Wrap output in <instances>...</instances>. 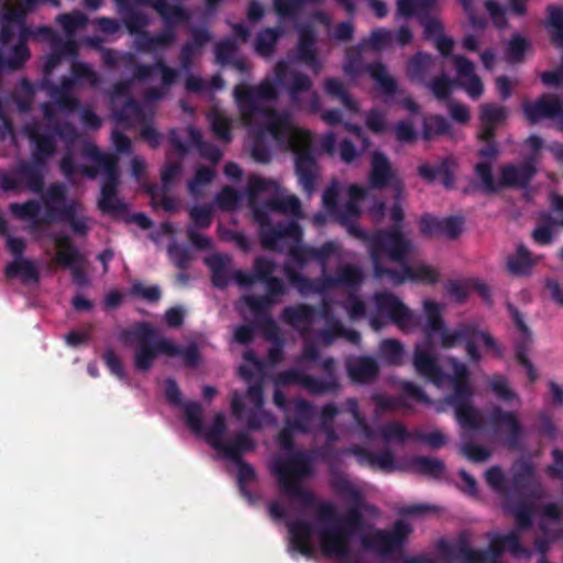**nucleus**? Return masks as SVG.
Here are the masks:
<instances>
[{
	"label": "nucleus",
	"instance_id": "nucleus-43",
	"mask_svg": "<svg viewBox=\"0 0 563 563\" xmlns=\"http://www.w3.org/2000/svg\"><path fill=\"white\" fill-rule=\"evenodd\" d=\"M66 218L76 233L84 234L87 231L86 218L79 212L77 206L71 205L68 207Z\"/></svg>",
	"mask_w": 563,
	"mask_h": 563
},
{
	"label": "nucleus",
	"instance_id": "nucleus-19",
	"mask_svg": "<svg viewBox=\"0 0 563 563\" xmlns=\"http://www.w3.org/2000/svg\"><path fill=\"white\" fill-rule=\"evenodd\" d=\"M454 166L455 162L453 159L445 158L434 165L429 163L420 164L418 173L428 181H433L437 177H442L444 185L450 187L453 183L452 170Z\"/></svg>",
	"mask_w": 563,
	"mask_h": 563
},
{
	"label": "nucleus",
	"instance_id": "nucleus-24",
	"mask_svg": "<svg viewBox=\"0 0 563 563\" xmlns=\"http://www.w3.org/2000/svg\"><path fill=\"white\" fill-rule=\"evenodd\" d=\"M545 27L550 33L552 43L563 47V9L549 7Z\"/></svg>",
	"mask_w": 563,
	"mask_h": 563
},
{
	"label": "nucleus",
	"instance_id": "nucleus-44",
	"mask_svg": "<svg viewBox=\"0 0 563 563\" xmlns=\"http://www.w3.org/2000/svg\"><path fill=\"white\" fill-rule=\"evenodd\" d=\"M277 40V34L273 30H266L260 34L256 41V51L262 55H268Z\"/></svg>",
	"mask_w": 563,
	"mask_h": 563
},
{
	"label": "nucleus",
	"instance_id": "nucleus-57",
	"mask_svg": "<svg viewBox=\"0 0 563 563\" xmlns=\"http://www.w3.org/2000/svg\"><path fill=\"white\" fill-rule=\"evenodd\" d=\"M341 194L340 185L336 181H333L331 186L323 194V203L327 208L332 209L338 201L339 195Z\"/></svg>",
	"mask_w": 563,
	"mask_h": 563
},
{
	"label": "nucleus",
	"instance_id": "nucleus-29",
	"mask_svg": "<svg viewBox=\"0 0 563 563\" xmlns=\"http://www.w3.org/2000/svg\"><path fill=\"white\" fill-rule=\"evenodd\" d=\"M7 275L10 277L19 276L24 282L36 280L37 273L34 264L26 260L19 257L7 267Z\"/></svg>",
	"mask_w": 563,
	"mask_h": 563
},
{
	"label": "nucleus",
	"instance_id": "nucleus-52",
	"mask_svg": "<svg viewBox=\"0 0 563 563\" xmlns=\"http://www.w3.org/2000/svg\"><path fill=\"white\" fill-rule=\"evenodd\" d=\"M420 230L428 236H440V220L432 217H423L420 221Z\"/></svg>",
	"mask_w": 563,
	"mask_h": 563
},
{
	"label": "nucleus",
	"instance_id": "nucleus-27",
	"mask_svg": "<svg viewBox=\"0 0 563 563\" xmlns=\"http://www.w3.org/2000/svg\"><path fill=\"white\" fill-rule=\"evenodd\" d=\"M533 173L534 169L530 165L522 167L507 166L501 170V181L510 186H520L526 184Z\"/></svg>",
	"mask_w": 563,
	"mask_h": 563
},
{
	"label": "nucleus",
	"instance_id": "nucleus-5",
	"mask_svg": "<svg viewBox=\"0 0 563 563\" xmlns=\"http://www.w3.org/2000/svg\"><path fill=\"white\" fill-rule=\"evenodd\" d=\"M134 363L141 371H147L157 355L180 357L186 365H195L198 353L195 347L183 349L165 336H158L157 330L148 323H141L133 331Z\"/></svg>",
	"mask_w": 563,
	"mask_h": 563
},
{
	"label": "nucleus",
	"instance_id": "nucleus-41",
	"mask_svg": "<svg viewBox=\"0 0 563 563\" xmlns=\"http://www.w3.org/2000/svg\"><path fill=\"white\" fill-rule=\"evenodd\" d=\"M394 134L400 143H413L417 140V132L409 121H400L394 126Z\"/></svg>",
	"mask_w": 563,
	"mask_h": 563
},
{
	"label": "nucleus",
	"instance_id": "nucleus-21",
	"mask_svg": "<svg viewBox=\"0 0 563 563\" xmlns=\"http://www.w3.org/2000/svg\"><path fill=\"white\" fill-rule=\"evenodd\" d=\"M291 548L302 554L310 555L313 552L312 528L305 522H297L290 526Z\"/></svg>",
	"mask_w": 563,
	"mask_h": 563
},
{
	"label": "nucleus",
	"instance_id": "nucleus-48",
	"mask_svg": "<svg viewBox=\"0 0 563 563\" xmlns=\"http://www.w3.org/2000/svg\"><path fill=\"white\" fill-rule=\"evenodd\" d=\"M187 422L189 427L198 432L201 429V408L198 404H188L185 407Z\"/></svg>",
	"mask_w": 563,
	"mask_h": 563
},
{
	"label": "nucleus",
	"instance_id": "nucleus-54",
	"mask_svg": "<svg viewBox=\"0 0 563 563\" xmlns=\"http://www.w3.org/2000/svg\"><path fill=\"white\" fill-rule=\"evenodd\" d=\"M478 178L482 180L483 186L486 190L494 188L493 177L490 173V166L486 162H481L475 167Z\"/></svg>",
	"mask_w": 563,
	"mask_h": 563
},
{
	"label": "nucleus",
	"instance_id": "nucleus-64",
	"mask_svg": "<svg viewBox=\"0 0 563 563\" xmlns=\"http://www.w3.org/2000/svg\"><path fill=\"white\" fill-rule=\"evenodd\" d=\"M183 319H184V313L179 309L173 308V309H169L165 313L166 323L173 328L180 325L183 322Z\"/></svg>",
	"mask_w": 563,
	"mask_h": 563
},
{
	"label": "nucleus",
	"instance_id": "nucleus-22",
	"mask_svg": "<svg viewBox=\"0 0 563 563\" xmlns=\"http://www.w3.org/2000/svg\"><path fill=\"white\" fill-rule=\"evenodd\" d=\"M366 190L356 185H350L343 192V209L340 212L342 221L357 216L360 212V203L365 196Z\"/></svg>",
	"mask_w": 563,
	"mask_h": 563
},
{
	"label": "nucleus",
	"instance_id": "nucleus-28",
	"mask_svg": "<svg viewBox=\"0 0 563 563\" xmlns=\"http://www.w3.org/2000/svg\"><path fill=\"white\" fill-rule=\"evenodd\" d=\"M276 71L277 79L280 82L286 81L288 77L291 78L290 95L292 99H297L300 91L308 90L311 86L310 80L307 77H297L292 71L288 74V65L286 64H278Z\"/></svg>",
	"mask_w": 563,
	"mask_h": 563
},
{
	"label": "nucleus",
	"instance_id": "nucleus-23",
	"mask_svg": "<svg viewBox=\"0 0 563 563\" xmlns=\"http://www.w3.org/2000/svg\"><path fill=\"white\" fill-rule=\"evenodd\" d=\"M537 261V258L530 256L528 250L523 246H519L517 252L508 257L507 267L514 275H525L531 271Z\"/></svg>",
	"mask_w": 563,
	"mask_h": 563
},
{
	"label": "nucleus",
	"instance_id": "nucleus-16",
	"mask_svg": "<svg viewBox=\"0 0 563 563\" xmlns=\"http://www.w3.org/2000/svg\"><path fill=\"white\" fill-rule=\"evenodd\" d=\"M262 391L257 387H250L245 402L242 401V399L234 397L232 400V409L234 415H236L239 418H244V409L250 411L251 418H250V427L252 429H257L262 426L261 422H257V416L267 418L262 411Z\"/></svg>",
	"mask_w": 563,
	"mask_h": 563
},
{
	"label": "nucleus",
	"instance_id": "nucleus-9",
	"mask_svg": "<svg viewBox=\"0 0 563 563\" xmlns=\"http://www.w3.org/2000/svg\"><path fill=\"white\" fill-rule=\"evenodd\" d=\"M442 310L443 306L435 301H423V311L427 318L424 333L428 339L439 341L444 347H451L456 344L461 334L457 331H449L445 329L441 320Z\"/></svg>",
	"mask_w": 563,
	"mask_h": 563
},
{
	"label": "nucleus",
	"instance_id": "nucleus-60",
	"mask_svg": "<svg viewBox=\"0 0 563 563\" xmlns=\"http://www.w3.org/2000/svg\"><path fill=\"white\" fill-rule=\"evenodd\" d=\"M486 481L494 489H500L504 483V474L498 467H493L486 472Z\"/></svg>",
	"mask_w": 563,
	"mask_h": 563
},
{
	"label": "nucleus",
	"instance_id": "nucleus-56",
	"mask_svg": "<svg viewBox=\"0 0 563 563\" xmlns=\"http://www.w3.org/2000/svg\"><path fill=\"white\" fill-rule=\"evenodd\" d=\"M431 91L439 99L445 98L451 89V82L446 78H439L431 82L430 85Z\"/></svg>",
	"mask_w": 563,
	"mask_h": 563
},
{
	"label": "nucleus",
	"instance_id": "nucleus-10",
	"mask_svg": "<svg viewBox=\"0 0 563 563\" xmlns=\"http://www.w3.org/2000/svg\"><path fill=\"white\" fill-rule=\"evenodd\" d=\"M280 485L289 494L300 493V478L309 472L306 459L302 454H295L288 461L276 460L272 464Z\"/></svg>",
	"mask_w": 563,
	"mask_h": 563
},
{
	"label": "nucleus",
	"instance_id": "nucleus-47",
	"mask_svg": "<svg viewBox=\"0 0 563 563\" xmlns=\"http://www.w3.org/2000/svg\"><path fill=\"white\" fill-rule=\"evenodd\" d=\"M440 236L456 238L462 231V221L457 219L440 220Z\"/></svg>",
	"mask_w": 563,
	"mask_h": 563
},
{
	"label": "nucleus",
	"instance_id": "nucleus-62",
	"mask_svg": "<svg viewBox=\"0 0 563 563\" xmlns=\"http://www.w3.org/2000/svg\"><path fill=\"white\" fill-rule=\"evenodd\" d=\"M493 390L503 399H510L514 394L508 388L507 383L503 378H496L492 382Z\"/></svg>",
	"mask_w": 563,
	"mask_h": 563
},
{
	"label": "nucleus",
	"instance_id": "nucleus-40",
	"mask_svg": "<svg viewBox=\"0 0 563 563\" xmlns=\"http://www.w3.org/2000/svg\"><path fill=\"white\" fill-rule=\"evenodd\" d=\"M430 57L423 54H417L408 64L407 74L412 79L422 77L430 65Z\"/></svg>",
	"mask_w": 563,
	"mask_h": 563
},
{
	"label": "nucleus",
	"instance_id": "nucleus-13",
	"mask_svg": "<svg viewBox=\"0 0 563 563\" xmlns=\"http://www.w3.org/2000/svg\"><path fill=\"white\" fill-rule=\"evenodd\" d=\"M224 429V418L222 415H218L214 418L213 424L206 433L207 441L216 449L232 457L235 456L238 453L244 452L252 448L251 442L246 438L239 439L238 442L234 444L224 442L222 440Z\"/></svg>",
	"mask_w": 563,
	"mask_h": 563
},
{
	"label": "nucleus",
	"instance_id": "nucleus-59",
	"mask_svg": "<svg viewBox=\"0 0 563 563\" xmlns=\"http://www.w3.org/2000/svg\"><path fill=\"white\" fill-rule=\"evenodd\" d=\"M391 40L390 33L384 30H378L372 33L369 37V45L374 48H380L388 44Z\"/></svg>",
	"mask_w": 563,
	"mask_h": 563
},
{
	"label": "nucleus",
	"instance_id": "nucleus-36",
	"mask_svg": "<svg viewBox=\"0 0 563 563\" xmlns=\"http://www.w3.org/2000/svg\"><path fill=\"white\" fill-rule=\"evenodd\" d=\"M494 551H509L518 554L520 552L526 553L519 545L518 536L516 532H509L498 537L494 543Z\"/></svg>",
	"mask_w": 563,
	"mask_h": 563
},
{
	"label": "nucleus",
	"instance_id": "nucleus-6",
	"mask_svg": "<svg viewBox=\"0 0 563 563\" xmlns=\"http://www.w3.org/2000/svg\"><path fill=\"white\" fill-rule=\"evenodd\" d=\"M360 529L358 516L352 512L338 525L319 531V549L328 559L343 556L350 549L352 534Z\"/></svg>",
	"mask_w": 563,
	"mask_h": 563
},
{
	"label": "nucleus",
	"instance_id": "nucleus-50",
	"mask_svg": "<svg viewBox=\"0 0 563 563\" xmlns=\"http://www.w3.org/2000/svg\"><path fill=\"white\" fill-rule=\"evenodd\" d=\"M213 173L207 168H199L196 173L194 180L189 184V190L196 195L199 192L201 186L208 184L212 178Z\"/></svg>",
	"mask_w": 563,
	"mask_h": 563
},
{
	"label": "nucleus",
	"instance_id": "nucleus-31",
	"mask_svg": "<svg viewBox=\"0 0 563 563\" xmlns=\"http://www.w3.org/2000/svg\"><path fill=\"white\" fill-rule=\"evenodd\" d=\"M426 33L433 37L437 48L442 54H449L453 47V41L442 34V26L437 20L426 23Z\"/></svg>",
	"mask_w": 563,
	"mask_h": 563
},
{
	"label": "nucleus",
	"instance_id": "nucleus-49",
	"mask_svg": "<svg viewBox=\"0 0 563 563\" xmlns=\"http://www.w3.org/2000/svg\"><path fill=\"white\" fill-rule=\"evenodd\" d=\"M59 22L67 32L71 33L86 24V18L81 13L76 12L60 16Z\"/></svg>",
	"mask_w": 563,
	"mask_h": 563
},
{
	"label": "nucleus",
	"instance_id": "nucleus-51",
	"mask_svg": "<svg viewBox=\"0 0 563 563\" xmlns=\"http://www.w3.org/2000/svg\"><path fill=\"white\" fill-rule=\"evenodd\" d=\"M462 452L468 460L474 462L485 461L489 456V452L486 449L473 444L464 445Z\"/></svg>",
	"mask_w": 563,
	"mask_h": 563
},
{
	"label": "nucleus",
	"instance_id": "nucleus-34",
	"mask_svg": "<svg viewBox=\"0 0 563 563\" xmlns=\"http://www.w3.org/2000/svg\"><path fill=\"white\" fill-rule=\"evenodd\" d=\"M382 356L391 364H399L404 357V349L395 340H385L380 344Z\"/></svg>",
	"mask_w": 563,
	"mask_h": 563
},
{
	"label": "nucleus",
	"instance_id": "nucleus-33",
	"mask_svg": "<svg viewBox=\"0 0 563 563\" xmlns=\"http://www.w3.org/2000/svg\"><path fill=\"white\" fill-rule=\"evenodd\" d=\"M478 349L493 350L494 349V340L493 338L484 332H478L474 334L472 340L466 345V351L472 361H478L479 354L477 353Z\"/></svg>",
	"mask_w": 563,
	"mask_h": 563
},
{
	"label": "nucleus",
	"instance_id": "nucleus-63",
	"mask_svg": "<svg viewBox=\"0 0 563 563\" xmlns=\"http://www.w3.org/2000/svg\"><path fill=\"white\" fill-rule=\"evenodd\" d=\"M486 8L494 21V23L501 27L504 25V13L503 10L493 1L486 2Z\"/></svg>",
	"mask_w": 563,
	"mask_h": 563
},
{
	"label": "nucleus",
	"instance_id": "nucleus-55",
	"mask_svg": "<svg viewBox=\"0 0 563 563\" xmlns=\"http://www.w3.org/2000/svg\"><path fill=\"white\" fill-rule=\"evenodd\" d=\"M217 203L223 209H233L238 203V195L232 189L225 188L218 196Z\"/></svg>",
	"mask_w": 563,
	"mask_h": 563
},
{
	"label": "nucleus",
	"instance_id": "nucleus-1",
	"mask_svg": "<svg viewBox=\"0 0 563 563\" xmlns=\"http://www.w3.org/2000/svg\"><path fill=\"white\" fill-rule=\"evenodd\" d=\"M234 96L246 125H264L277 142L295 153L299 180L307 191H312L318 169L310 155V135L295 126L287 117L277 115L267 108V103L276 97L273 85L264 81L256 89L240 85Z\"/></svg>",
	"mask_w": 563,
	"mask_h": 563
},
{
	"label": "nucleus",
	"instance_id": "nucleus-46",
	"mask_svg": "<svg viewBox=\"0 0 563 563\" xmlns=\"http://www.w3.org/2000/svg\"><path fill=\"white\" fill-rule=\"evenodd\" d=\"M11 211L20 219L33 220L38 213V206L34 202L12 205Z\"/></svg>",
	"mask_w": 563,
	"mask_h": 563
},
{
	"label": "nucleus",
	"instance_id": "nucleus-15",
	"mask_svg": "<svg viewBox=\"0 0 563 563\" xmlns=\"http://www.w3.org/2000/svg\"><path fill=\"white\" fill-rule=\"evenodd\" d=\"M506 118L507 109L505 107L493 103L482 104L478 139L483 142H490L495 135L496 129L505 122Z\"/></svg>",
	"mask_w": 563,
	"mask_h": 563
},
{
	"label": "nucleus",
	"instance_id": "nucleus-2",
	"mask_svg": "<svg viewBox=\"0 0 563 563\" xmlns=\"http://www.w3.org/2000/svg\"><path fill=\"white\" fill-rule=\"evenodd\" d=\"M413 251L412 243L400 232L379 233L372 239L371 255L378 275L389 274L398 283L406 280L432 285L439 282V271L428 264L419 263L406 267L401 275H397L385 262H401Z\"/></svg>",
	"mask_w": 563,
	"mask_h": 563
},
{
	"label": "nucleus",
	"instance_id": "nucleus-30",
	"mask_svg": "<svg viewBox=\"0 0 563 563\" xmlns=\"http://www.w3.org/2000/svg\"><path fill=\"white\" fill-rule=\"evenodd\" d=\"M411 468L416 473L431 477H438L443 473L444 465L439 460L417 457L412 461Z\"/></svg>",
	"mask_w": 563,
	"mask_h": 563
},
{
	"label": "nucleus",
	"instance_id": "nucleus-45",
	"mask_svg": "<svg viewBox=\"0 0 563 563\" xmlns=\"http://www.w3.org/2000/svg\"><path fill=\"white\" fill-rule=\"evenodd\" d=\"M132 292L135 296L142 297L150 301H155L161 296V291L157 286L145 285L144 283L141 282L133 284Z\"/></svg>",
	"mask_w": 563,
	"mask_h": 563
},
{
	"label": "nucleus",
	"instance_id": "nucleus-26",
	"mask_svg": "<svg viewBox=\"0 0 563 563\" xmlns=\"http://www.w3.org/2000/svg\"><path fill=\"white\" fill-rule=\"evenodd\" d=\"M369 76L376 81V89L385 95H393L397 92V85L395 79L388 74L385 66L374 64L368 67Z\"/></svg>",
	"mask_w": 563,
	"mask_h": 563
},
{
	"label": "nucleus",
	"instance_id": "nucleus-39",
	"mask_svg": "<svg viewBox=\"0 0 563 563\" xmlns=\"http://www.w3.org/2000/svg\"><path fill=\"white\" fill-rule=\"evenodd\" d=\"M528 41L520 35H515L507 46L506 56L508 60L517 62L528 51Z\"/></svg>",
	"mask_w": 563,
	"mask_h": 563
},
{
	"label": "nucleus",
	"instance_id": "nucleus-38",
	"mask_svg": "<svg viewBox=\"0 0 563 563\" xmlns=\"http://www.w3.org/2000/svg\"><path fill=\"white\" fill-rule=\"evenodd\" d=\"M492 423L508 434H514L518 429V421L512 413L496 412L492 417Z\"/></svg>",
	"mask_w": 563,
	"mask_h": 563
},
{
	"label": "nucleus",
	"instance_id": "nucleus-32",
	"mask_svg": "<svg viewBox=\"0 0 563 563\" xmlns=\"http://www.w3.org/2000/svg\"><path fill=\"white\" fill-rule=\"evenodd\" d=\"M325 92L332 97L338 98L349 110L357 112L358 107L349 95L345 92L343 85L334 79H328L324 82Z\"/></svg>",
	"mask_w": 563,
	"mask_h": 563
},
{
	"label": "nucleus",
	"instance_id": "nucleus-7",
	"mask_svg": "<svg viewBox=\"0 0 563 563\" xmlns=\"http://www.w3.org/2000/svg\"><path fill=\"white\" fill-rule=\"evenodd\" d=\"M466 368L463 364H454V377L450 379L453 388L451 404L454 407L457 421L464 428H477L479 426V415L471 406V388L465 380Z\"/></svg>",
	"mask_w": 563,
	"mask_h": 563
},
{
	"label": "nucleus",
	"instance_id": "nucleus-35",
	"mask_svg": "<svg viewBox=\"0 0 563 563\" xmlns=\"http://www.w3.org/2000/svg\"><path fill=\"white\" fill-rule=\"evenodd\" d=\"M365 124L375 134L385 133L389 129L386 114L377 110H371L366 114Z\"/></svg>",
	"mask_w": 563,
	"mask_h": 563
},
{
	"label": "nucleus",
	"instance_id": "nucleus-12",
	"mask_svg": "<svg viewBox=\"0 0 563 563\" xmlns=\"http://www.w3.org/2000/svg\"><path fill=\"white\" fill-rule=\"evenodd\" d=\"M437 551L443 559L461 560L466 563H481L486 559L485 553L474 549L464 534L454 540H440L437 543Z\"/></svg>",
	"mask_w": 563,
	"mask_h": 563
},
{
	"label": "nucleus",
	"instance_id": "nucleus-4",
	"mask_svg": "<svg viewBox=\"0 0 563 563\" xmlns=\"http://www.w3.org/2000/svg\"><path fill=\"white\" fill-rule=\"evenodd\" d=\"M85 165L75 166L70 156L62 161V170L66 176L75 173H81L89 177L98 174H104V180L101 188V198L99 207L104 212H113L121 208V203L115 196V185L118 179L117 161L110 154L101 155L93 146H88L84 154Z\"/></svg>",
	"mask_w": 563,
	"mask_h": 563
},
{
	"label": "nucleus",
	"instance_id": "nucleus-17",
	"mask_svg": "<svg viewBox=\"0 0 563 563\" xmlns=\"http://www.w3.org/2000/svg\"><path fill=\"white\" fill-rule=\"evenodd\" d=\"M522 107L526 118L533 123L562 113L560 101L552 96L542 97L537 101H525Z\"/></svg>",
	"mask_w": 563,
	"mask_h": 563
},
{
	"label": "nucleus",
	"instance_id": "nucleus-11",
	"mask_svg": "<svg viewBox=\"0 0 563 563\" xmlns=\"http://www.w3.org/2000/svg\"><path fill=\"white\" fill-rule=\"evenodd\" d=\"M368 181L374 188L391 186L396 194H400L404 188V185L396 176L388 157L379 151H375L371 154Z\"/></svg>",
	"mask_w": 563,
	"mask_h": 563
},
{
	"label": "nucleus",
	"instance_id": "nucleus-14",
	"mask_svg": "<svg viewBox=\"0 0 563 563\" xmlns=\"http://www.w3.org/2000/svg\"><path fill=\"white\" fill-rule=\"evenodd\" d=\"M56 243V261L66 268H69L78 283H82L85 258L84 256L70 245L67 238L58 236L55 239Z\"/></svg>",
	"mask_w": 563,
	"mask_h": 563
},
{
	"label": "nucleus",
	"instance_id": "nucleus-37",
	"mask_svg": "<svg viewBox=\"0 0 563 563\" xmlns=\"http://www.w3.org/2000/svg\"><path fill=\"white\" fill-rule=\"evenodd\" d=\"M450 130L449 122L442 117H430L424 121V137L430 139L433 135L448 133Z\"/></svg>",
	"mask_w": 563,
	"mask_h": 563
},
{
	"label": "nucleus",
	"instance_id": "nucleus-42",
	"mask_svg": "<svg viewBox=\"0 0 563 563\" xmlns=\"http://www.w3.org/2000/svg\"><path fill=\"white\" fill-rule=\"evenodd\" d=\"M212 130L214 133L224 140H229L230 136V122L229 120L220 112L214 111L209 117Z\"/></svg>",
	"mask_w": 563,
	"mask_h": 563
},
{
	"label": "nucleus",
	"instance_id": "nucleus-58",
	"mask_svg": "<svg viewBox=\"0 0 563 563\" xmlns=\"http://www.w3.org/2000/svg\"><path fill=\"white\" fill-rule=\"evenodd\" d=\"M210 209L206 207H195L190 211L192 220L200 227H205L210 223Z\"/></svg>",
	"mask_w": 563,
	"mask_h": 563
},
{
	"label": "nucleus",
	"instance_id": "nucleus-8",
	"mask_svg": "<svg viewBox=\"0 0 563 563\" xmlns=\"http://www.w3.org/2000/svg\"><path fill=\"white\" fill-rule=\"evenodd\" d=\"M411 533V528L400 521L397 522L391 532L380 530H368L362 538L363 545L380 554H388L398 550L402 542Z\"/></svg>",
	"mask_w": 563,
	"mask_h": 563
},
{
	"label": "nucleus",
	"instance_id": "nucleus-18",
	"mask_svg": "<svg viewBox=\"0 0 563 563\" xmlns=\"http://www.w3.org/2000/svg\"><path fill=\"white\" fill-rule=\"evenodd\" d=\"M454 64L459 73L462 86L465 88L467 93L473 97H479L484 87L481 79L474 74V65L464 57H454Z\"/></svg>",
	"mask_w": 563,
	"mask_h": 563
},
{
	"label": "nucleus",
	"instance_id": "nucleus-20",
	"mask_svg": "<svg viewBox=\"0 0 563 563\" xmlns=\"http://www.w3.org/2000/svg\"><path fill=\"white\" fill-rule=\"evenodd\" d=\"M413 366L418 374L440 385L443 383V377L439 375V369L435 360L424 351L421 346L416 347Z\"/></svg>",
	"mask_w": 563,
	"mask_h": 563
},
{
	"label": "nucleus",
	"instance_id": "nucleus-53",
	"mask_svg": "<svg viewBox=\"0 0 563 563\" xmlns=\"http://www.w3.org/2000/svg\"><path fill=\"white\" fill-rule=\"evenodd\" d=\"M449 111L453 120L459 123H467L470 120V110L466 106L451 102L449 104Z\"/></svg>",
	"mask_w": 563,
	"mask_h": 563
},
{
	"label": "nucleus",
	"instance_id": "nucleus-3",
	"mask_svg": "<svg viewBox=\"0 0 563 563\" xmlns=\"http://www.w3.org/2000/svg\"><path fill=\"white\" fill-rule=\"evenodd\" d=\"M346 309L351 318L368 316L373 329L379 330L388 321L394 322L402 331H411L418 325L413 312L391 294L376 295L365 307L362 301L350 299Z\"/></svg>",
	"mask_w": 563,
	"mask_h": 563
},
{
	"label": "nucleus",
	"instance_id": "nucleus-61",
	"mask_svg": "<svg viewBox=\"0 0 563 563\" xmlns=\"http://www.w3.org/2000/svg\"><path fill=\"white\" fill-rule=\"evenodd\" d=\"M340 156L345 163L353 162L357 157L355 146L349 141H343L340 145Z\"/></svg>",
	"mask_w": 563,
	"mask_h": 563
},
{
	"label": "nucleus",
	"instance_id": "nucleus-25",
	"mask_svg": "<svg viewBox=\"0 0 563 563\" xmlns=\"http://www.w3.org/2000/svg\"><path fill=\"white\" fill-rule=\"evenodd\" d=\"M349 373L353 380L366 383L376 376L377 366L371 358H358L350 364Z\"/></svg>",
	"mask_w": 563,
	"mask_h": 563
}]
</instances>
